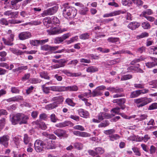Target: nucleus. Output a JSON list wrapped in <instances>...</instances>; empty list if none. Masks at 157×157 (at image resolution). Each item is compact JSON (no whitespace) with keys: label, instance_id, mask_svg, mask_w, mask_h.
<instances>
[{"label":"nucleus","instance_id":"obj_1","mask_svg":"<svg viewBox=\"0 0 157 157\" xmlns=\"http://www.w3.org/2000/svg\"><path fill=\"white\" fill-rule=\"evenodd\" d=\"M28 117L22 113H18L14 115L11 118L12 124L16 125L26 124L27 123Z\"/></svg>","mask_w":157,"mask_h":157},{"label":"nucleus","instance_id":"obj_2","mask_svg":"<svg viewBox=\"0 0 157 157\" xmlns=\"http://www.w3.org/2000/svg\"><path fill=\"white\" fill-rule=\"evenodd\" d=\"M68 5V3H65L63 5V14L64 16H69L70 18H74L76 14L77 11L75 8L70 6Z\"/></svg>","mask_w":157,"mask_h":157},{"label":"nucleus","instance_id":"obj_3","mask_svg":"<svg viewBox=\"0 0 157 157\" xmlns=\"http://www.w3.org/2000/svg\"><path fill=\"white\" fill-rule=\"evenodd\" d=\"M152 100L151 98L146 97L141 98L134 100V102L136 104V106L138 108L142 107L151 102Z\"/></svg>","mask_w":157,"mask_h":157},{"label":"nucleus","instance_id":"obj_4","mask_svg":"<svg viewBox=\"0 0 157 157\" xmlns=\"http://www.w3.org/2000/svg\"><path fill=\"white\" fill-rule=\"evenodd\" d=\"M44 145V144L42 140H37L34 144L35 149L37 152H40L42 151Z\"/></svg>","mask_w":157,"mask_h":157},{"label":"nucleus","instance_id":"obj_5","mask_svg":"<svg viewBox=\"0 0 157 157\" xmlns=\"http://www.w3.org/2000/svg\"><path fill=\"white\" fill-rule=\"evenodd\" d=\"M58 7L57 6H54L46 10H44L41 14L42 17H44L48 15H52L55 13L57 11Z\"/></svg>","mask_w":157,"mask_h":157},{"label":"nucleus","instance_id":"obj_6","mask_svg":"<svg viewBox=\"0 0 157 157\" xmlns=\"http://www.w3.org/2000/svg\"><path fill=\"white\" fill-rule=\"evenodd\" d=\"M9 140L10 137L8 135H4L0 137V144L3 145L5 147H7Z\"/></svg>","mask_w":157,"mask_h":157},{"label":"nucleus","instance_id":"obj_7","mask_svg":"<svg viewBox=\"0 0 157 157\" xmlns=\"http://www.w3.org/2000/svg\"><path fill=\"white\" fill-rule=\"evenodd\" d=\"M32 36L31 33L29 32H24L20 33L18 37L20 40H24L31 37Z\"/></svg>","mask_w":157,"mask_h":157},{"label":"nucleus","instance_id":"obj_8","mask_svg":"<svg viewBox=\"0 0 157 157\" xmlns=\"http://www.w3.org/2000/svg\"><path fill=\"white\" fill-rule=\"evenodd\" d=\"M126 101V99L124 98L117 99H114L113 101L114 103H116L121 106V109H124L125 108V105L124 104Z\"/></svg>","mask_w":157,"mask_h":157},{"label":"nucleus","instance_id":"obj_9","mask_svg":"<svg viewBox=\"0 0 157 157\" xmlns=\"http://www.w3.org/2000/svg\"><path fill=\"white\" fill-rule=\"evenodd\" d=\"M149 58L151 59L152 61L145 63V65L148 68H151L157 65V58L151 57Z\"/></svg>","mask_w":157,"mask_h":157},{"label":"nucleus","instance_id":"obj_10","mask_svg":"<svg viewBox=\"0 0 157 157\" xmlns=\"http://www.w3.org/2000/svg\"><path fill=\"white\" fill-rule=\"evenodd\" d=\"M58 48V47H52L47 44L41 46L40 47L41 50L45 51L55 50L57 49Z\"/></svg>","mask_w":157,"mask_h":157},{"label":"nucleus","instance_id":"obj_11","mask_svg":"<svg viewBox=\"0 0 157 157\" xmlns=\"http://www.w3.org/2000/svg\"><path fill=\"white\" fill-rule=\"evenodd\" d=\"M14 36L13 35L10 34V37L8 38V40H6L4 38H2V40L5 44L11 46L13 44V43L12 42L13 40Z\"/></svg>","mask_w":157,"mask_h":157},{"label":"nucleus","instance_id":"obj_12","mask_svg":"<svg viewBox=\"0 0 157 157\" xmlns=\"http://www.w3.org/2000/svg\"><path fill=\"white\" fill-rule=\"evenodd\" d=\"M142 13L143 18L142 19H144V17L147 20H153L155 19V18L152 17L151 16H147L146 15V14L150 15L152 13V11L151 9L147 10L146 11L143 12Z\"/></svg>","mask_w":157,"mask_h":157},{"label":"nucleus","instance_id":"obj_13","mask_svg":"<svg viewBox=\"0 0 157 157\" xmlns=\"http://www.w3.org/2000/svg\"><path fill=\"white\" fill-rule=\"evenodd\" d=\"M54 133L58 137L66 136V132L61 129H59L55 130Z\"/></svg>","mask_w":157,"mask_h":157},{"label":"nucleus","instance_id":"obj_14","mask_svg":"<svg viewBox=\"0 0 157 157\" xmlns=\"http://www.w3.org/2000/svg\"><path fill=\"white\" fill-rule=\"evenodd\" d=\"M31 138L28 136V135L25 134L24 135L23 141L25 145H28V146L31 147L32 145V144L30 143Z\"/></svg>","mask_w":157,"mask_h":157},{"label":"nucleus","instance_id":"obj_15","mask_svg":"<svg viewBox=\"0 0 157 157\" xmlns=\"http://www.w3.org/2000/svg\"><path fill=\"white\" fill-rule=\"evenodd\" d=\"M79 115L82 117L86 118L89 116V114L88 112L85 111L83 109H80L78 110Z\"/></svg>","mask_w":157,"mask_h":157},{"label":"nucleus","instance_id":"obj_16","mask_svg":"<svg viewBox=\"0 0 157 157\" xmlns=\"http://www.w3.org/2000/svg\"><path fill=\"white\" fill-rule=\"evenodd\" d=\"M140 25V24L136 22H132L128 25V27L132 30H134Z\"/></svg>","mask_w":157,"mask_h":157},{"label":"nucleus","instance_id":"obj_17","mask_svg":"<svg viewBox=\"0 0 157 157\" xmlns=\"http://www.w3.org/2000/svg\"><path fill=\"white\" fill-rule=\"evenodd\" d=\"M121 13L120 11H115L109 13H107L104 14L103 15L104 17H112L117 15H119Z\"/></svg>","mask_w":157,"mask_h":157},{"label":"nucleus","instance_id":"obj_18","mask_svg":"<svg viewBox=\"0 0 157 157\" xmlns=\"http://www.w3.org/2000/svg\"><path fill=\"white\" fill-rule=\"evenodd\" d=\"M52 101H55L54 103L57 105L63 101V98L62 96L55 97L52 98Z\"/></svg>","mask_w":157,"mask_h":157},{"label":"nucleus","instance_id":"obj_19","mask_svg":"<svg viewBox=\"0 0 157 157\" xmlns=\"http://www.w3.org/2000/svg\"><path fill=\"white\" fill-rule=\"evenodd\" d=\"M47 32L49 35H55L59 33V29L54 27L51 30H48Z\"/></svg>","mask_w":157,"mask_h":157},{"label":"nucleus","instance_id":"obj_20","mask_svg":"<svg viewBox=\"0 0 157 157\" xmlns=\"http://www.w3.org/2000/svg\"><path fill=\"white\" fill-rule=\"evenodd\" d=\"M63 89H64V91H76L78 90V87L77 86L74 85L66 87H63Z\"/></svg>","mask_w":157,"mask_h":157},{"label":"nucleus","instance_id":"obj_21","mask_svg":"<svg viewBox=\"0 0 157 157\" xmlns=\"http://www.w3.org/2000/svg\"><path fill=\"white\" fill-rule=\"evenodd\" d=\"M34 124H35L37 126V127H39L42 129L45 130L47 128V127L45 124L44 122H41L40 123L35 121L33 122Z\"/></svg>","mask_w":157,"mask_h":157},{"label":"nucleus","instance_id":"obj_22","mask_svg":"<svg viewBox=\"0 0 157 157\" xmlns=\"http://www.w3.org/2000/svg\"><path fill=\"white\" fill-rule=\"evenodd\" d=\"M63 87L53 86L50 87V90L55 91H64Z\"/></svg>","mask_w":157,"mask_h":157},{"label":"nucleus","instance_id":"obj_23","mask_svg":"<svg viewBox=\"0 0 157 157\" xmlns=\"http://www.w3.org/2000/svg\"><path fill=\"white\" fill-rule=\"evenodd\" d=\"M140 95V93L139 90L133 91L131 92L130 97L131 98H133L138 97Z\"/></svg>","mask_w":157,"mask_h":157},{"label":"nucleus","instance_id":"obj_24","mask_svg":"<svg viewBox=\"0 0 157 157\" xmlns=\"http://www.w3.org/2000/svg\"><path fill=\"white\" fill-rule=\"evenodd\" d=\"M74 147L78 150H80L82 149L83 145L82 144L79 142H76L74 144Z\"/></svg>","mask_w":157,"mask_h":157},{"label":"nucleus","instance_id":"obj_25","mask_svg":"<svg viewBox=\"0 0 157 157\" xmlns=\"http://www.w3.org/2000/svg\"><path fill=\"white\" fill-rule=\"evenodd\" d=\"M102 94V92L101 91L99 90L96 89L91 93V96L93 97H95L101 95Z\"/></svg>","mask_w":157,"mask_h":157},{"label":"nucleus","instance_id":"obj_26","mask_svg":"<svg viewBox=\"0 0 157 157\" xmlns=\"http://www.w3.org/2000/svg\"><path fill=\"white\" fill-rule=\"evenodd\" d=\"M65 102L69 105L74 107L75 105V103L73 102L72 100L69 98H67L65 100Z\"/></svg>","mask_w":157,"mask_h":157},{"label":"nucleus","instance_id":"obj_27","mask_svg":"<svg viewBox=\"0 0 157 157\" xmlns=\"http://www.w3.org/2000/svg\"><path fill=\"white\" fill-rule=\"evenodd\" d=\"M98 68L93 66L87 68L86 71L88 72L93 73L98 71Z\"/></svg>","mask_w":157,"mask_h":157},{"label":"nucleus","instance_id":"obj_28","mask_svg":"<svg viewBox=\"0 0 157 157\" xmlns=\"http://www.w3.org/2000/svg\"><path fill=\"white\" fill-rule=\"evenodd\" d=\"M40 75L41 78L47 79H49L50 78V77L48 76V74L46 72L44 71L41 72L40 73Z\"/></svg>","mask_w":157,"mask_h":157},{"label":"nucleus","instance_id":"obj_29","mask_svg":"<svg viewBox=\"0 0 157 157\" xmlns=\"http://www.w3.org/2000/svg\"><path fill=\"white\" fill-rule=\"evenodd\" d=\"M41 87L44 93L48 94L49 93V90H50V87H46L45 86V85H43Z\"/></svg>","mask_w":157,"mask_h":157},{"label":"nucleus","instance_id":"obj_30","mask_svg":"<svg viewBox=\"0 0 157 157\" xmlns=\"http://www.w3.org/2000/svg\"><path fill=\"white\" fill-rule=\"evenodd\" d=\"M89 35L88 33H85L81 34L79 36V38L82 40H86L89 38Z\"/></svg>","mask_w":157,"mask_h":157},{"label":"nucleus","instance_id":"obj_31","mask_svg":"<svg viewBox=\"0 0 157 157\" xmlns=\"http://www.w3.org/2000/svg\"><path fill=\"white\" fill-rule=\"evenodd\" d=\"M149 36V33L146 32H144L142 33L140 35H138L136 36L137 39H140L147 37Z\"/></svg>","mask_w":157,"mask_h":157},{"label":"nucleus","instance_id":"obj_32","mask_svg":"<svg viewBox=\"0 0 157 157\" xmlns=\"http://www.w3.org/2000/svg\"><path fill=\"white\" fill-rule=\"evenodd\" d=\"M110 140L112 141L119 139L120 136L117 134H113L109 136Z\"/></svg>","mask_w":157,"mask_h":157},{"label":"nucleus","instance_id":"obj_33","mask_svg":"<svg viewBox=\"0 0 157 157\" xmlns=\"http://www.w3.org/2000/svg\"><path fill=\"white\" fill-rule=\"evenodd\" d=\"M95 151L96 152L97 154H101L104 152L105 150L101 147H98L95 149Z\"/></svg>","mask_w":157,"mask_h":157},{"label":"nucleus","instance_id":"obj_34","mask_svg":"<svg viewBox=\"0 0 157 157\" xmlns=\"http://www.w3.org/2000/svg\"><path fill=\"white\" fill-rule=\"evenodd\" d=\"M57 106V105L54 103L47 105L46 106V108L47 109H51L55 108Z\"/></svg>","mask_w":157,"mask_h":157},{"label":"nucleus","instance_id":"obj_35","mask_svg":"<svg viewBox=\"0 0 157 157\" xmlns=\"http://www.w3.org/2000/svg\"><path fill=\"white\" fill-rule=\"evenodd\" d=\"M39 40H31L30 41V44L34 46H37L40 44Z\"/></svg>","mask_w":157,"mask_h":157},{"label":"nucleus","instance_id":"obj_36","mask_svg":"<svg viewBox=\"0 0 157 157\" xmlns=\"http://www.w3.org/2000/svg\"><path fill=\"white\" fill-rule=\"evenodd\" d=\"M122 3L123 5L128 6H130L132 4V2L129 0H122Z\"/></svg>","mask_w":157,"mask_h":157},{"label":"nucleus","instance_id":"obj_37","mask_svg":"<svg viewBox=\"0 0 157 157\" xmlns=\"http://www.w3.org/2000/svg\"><path fill=\"white\" fill-rule=\"evenodd\" d=\"M132 78V76L131 75H123L121 78V80H126L128 79H130Z\"/></svg>","mask_w":157,"mask_h":157},{"label":"nucleus","instance_id":"obj_38","mask_svg":"<svg viewBox=\"0 0 157 157\" xmlns=\"http://www.w3.org/2000/svg\"><path fill=\"white\" fill-rule=\"evenodd\" d=\"M43 23L44 25H45L47 27H48L49 26H51L52 25V22L51 20H43Z\"/></svg>","mask_w":157,"mask_h":157},{"label":"nucleus","instance_id":"obj_39","mask_svg":"<svg viewBox=\"0 0 157 157\" xmlns=\"http://www.w3.org/2000/svg\"><path fill=\"white\" fill-rule=\"evenodd\" d=\"M145 59V58H144L143 57L141 56L140 58L137 59H134V60H133V61H132L131 62V64L133 65L135 63H136L137 62H139L140 61H143Z\"/></svg>","mask_w":157,"mask_h":157},{"label":"nucleus","instance_id":"obj_40","mask_svg":"<svg viewBox=\"0 0 157 157\" xmlns=\"http://www.w3.org/2000/svg\"><path fill=\"white\" fill-rule=\"evenodd\" d=\"M109 123L107 121H105L103 123H101L98 125L99 127H105L109 125Z\"/></svg>","mask_w":157,"mask_h":157},{"label":"nucleus","instance_id":"obj_41","mask_svg":"<svg viewBox=\"0 0 157 157\" xmlns=\"http://www.w3.org/2000/svg\"><path fill=\"white\" fill-rule=\"evenodd\" d=\"M115 132V130L113 129L105 130L104 131V133L106 135H110L114 133Z\"/></svg>","mask_w":157,"mask_h":157},{"label":"nucleus","instance_id":"obj_42","mask_svg":"<svg viewBox=\"0 0 157 157\" xmlns=\"http://www.w3.org/2000/svg\"><path fill=\"white\" fill-rule=\"evenodd\" d=\"M69 123L70 122L69 121H66L63 123H61L59 124H57V125H56V126L61 127H65L66 126L68 125Z\"/></svg>","mask_w":157,"mask_h":157},{"label":"nucleus","instance_id":"obj_43","mask_svg":"<svg viewBox=\"0 0 157 157\" xmlns=\"http://www.w3.org/2000/svg\"><path fill=\"white\" fill-rule=\"evenodd\" d=\"M18 13V12H11L10 11H7L4 12V14L8 16H9V15L13 16V15L15 14L16 15Z\"/></svg>","mask_w":157,"mask_h":157},{"label":"nucleus","instance_id":"obj_44","mask_svg":"<svg viewBox=\"0 0 157 157\" xmlns=\"http://www.w3.org/2000/svg\"><path fill=\"white\" fill-rule=\"evenodd\" d=\"M44 135L47 138H49L51 139H56V137L54 134H48L46 133L44 134Z\"/></svg>","mask_w":157,"mask_h":157},{"label":"nucleus","instance_id":"obj_45","mask_svg":"<svg viewBox=\"0 0 157 157\" xmlns=\"http://www.w3.org/2000/svg\"><path fill=\"white\" fill-rule=\"evenodd\" d=\"M51 121L53 122H56L57 120V118L54 113L52 114L50 116Z\"/></svg>","mask_w":157,"mask_h":157},{"label":"nucleus","instance_id":"obj_46","mask_svg":"<svg viewBox=\"0 0 157 157\" xmlns=\"http://www.w3.org/2000/svg\"><path fill=\"white\" fill-rule=\"evenodd\" d=\"M120 109V108L119 107H116L112 109L111 111L113 112V113L116 114L120 115L121 113H119Z\"/></svg>","mask_w":157,"mask_h":157},{"label":"nucleus","instance_id":"obj_47","mask_svg":"<svg viewBox=\"0 0 157 157\" xmlns=\"http://www.w3.org/2000/svg\"><path fill=\"white\" fill-rule=\"evenodd\" d=\"M157 108V103H154L150 105L148 108L149 110H152Z\"/></svg>","mask_w":157,"mask_h":157},{"label":"nucleus","instance_id":"obj_48","mask_svg":"<svg viewBox=\"0 0 157 157\" xmlns=\"http://www.w3.org/2000/svg\"><path fill=\"white\" fill-rule=\"evenodd\" d=\"M71 33H67L65 34L62 35L61 37L63 41L65 39L68 38L69 36H71Z\"/></svg>","mask_w":157,"mask_h":157},{"label":"nucleus","instance_id":"obj_49","mask_svg":"<svg viewBox=\"0 0 157 157\" xmlns=\"http://www.w3.org/2000/svg\"><path fill=\"white\" fill-rule=\"evenodd\" d=\"M119 38L116 37H110L107 40L110 42L112 43H115L117 42Z\"/></svg>","mask_w":157,"mask_h":157},{"label":"nucleus","instance_id":"obj_50","mask_svg":"<svg viewBox=\"0 0 157 157\" xmlns=\"http://www.w3.org/2000/svg\"><path fill=\"white\" fill-rule=\"evenodd\" d=\"M18 71L19 73H21L23 70H25L28 69V67L26 66H23L17 67Z\"/></svg>","mask_w":157,"mask_h":157},{"label":"nucleus","instance_id":"obj_51","mask_svg":"<svg viewBox=\"0 0 157 157\" xmlns=\"http://www.w3.org/2000/svg\"><path fill=\"white\" fill-rule=\"evenodd\" d=\"M88 8L86 7L83 8L82 10H80L79 12L80 14L82 15L86 14L88 11Z\"/></svg>","mask_w":157,"mask_h":157},{"label":"nucleus","instance_id":"obj_52","mask_svg":"<svg viewBox=\"0 0 157 157\" xmlns=\"http://www.w3.org/2000/svg\"><path fill=\"white\" fill-rule=\"evenodd\" d=\"M90 136V134L85 132H80V136L83 137H89Z\"/></svg>","mask_w":157,"mask_h":157},{"label":"nucleus","instance_id":"obj_53","mask_svg":"<svg viewBox=\"0 0 157 157\" xmlns=\"http://www.w3.org/2000/svg\"><path fill=\"white\" fill-rule=\"evenodd\" d=\"M30 77V74L27 73L25 74L24 76L22 78L21 80L23 81H26L29 79Z\"/></svg>","mask_w":157,"mask_h":157},{"label":"nucleus","instance_id":"obj_54","mask_svg":"<svg viewBox=\"0 0 157 157\" xmlns=\"http://www.w3.org/2000/svg\"><path fill=\"white\" fill-rule=\"evenodd\" d=\"M54 42L55 43L59 44L63 42L61 37H56L55 39Z\"/></svg>","mask_w":157,"mask_h":157},{"label":"nucleus","instance_id":"obj_55","mask_svg":"<svg viewBox=\"0 0 157 157\" xmlns=\"http://www.w3.org/2000/svg\"><path fill=\"white\" fill-rule=\"evenodd\" d=\"M106 114L105 113H101L99 114L98 115V119L99 120L104 119V117H105V115Z\"/></svg>","mask_w":157,"mask_h":157},{"label":"nucleus","instance_id":"obj_56","mask_svg":"<svg viewBox=\"0 0 157 157\" xmlns=\"http://www.w3.org/2000/svg\"><path fill=\"white\" fill-rule=\"evenodd\" d=\"M13 141L14 143L17 145L18 146L19 144L20 141L19 138L17 137H15L13 138Z\"/></svg>","mask_w":157,"mask_h":157},{"label":"nucleus","instance_id":"obj_57","mask_svg":"<svg viewBox=\"0 0 157 157\" xmlns=\"http://www.w3.org/2000/svg\"><path fill=\"white\" fill-rule=\"evenodd\" d=\"M74 128L76 130H78L81 131H84L85 129L83 126L81 125H77L75 126Z\"/></svg>","mask_w":157,"mask_h":157},{"label":"nucleus","instance_id":"obj_58","mask_svg":"<svg viewBox=\"0 0 157 157\" xmlns=\"http://www.w3.org/2000/svg\"><path fill=\"white\" fill-rule=\"evenodd\" d=\"M142 27L144 29H148L150 28V24L146 22H144L142 24Z\"/></svg>","mask_w":157,"mask_h":157},{"label":"nucleus","instance_id":"obj_59","mask_svg":"<svg viewBox=\"0 0 157 157\" xmlns=\"http://www.w3.org/2000/svg\"><path fill=\"white\" fill-rule=\"evenodd\" d=\"M144 85L143 84H135L134 86L136 88L140 89L143 88H144Z\"/></svg>","mask_w":157,"mask_h":157},{"label":"nucleus","instance_id":"obj_60","mask_svg":"<svg viewBox=\"0 0 157 157\" xmlns=\"http://www.w3.org/2000/svg\"><path fill=\"white\" fill-rule=\"evenodd\" d=\"M113 90L116 93H120L123 91V90L122 88H113Z\"/></svg>","mask_w":157,"mask_h":157},{"label":"nucleus","instance_id":"obj_61","mask_svg":"<svg viewBox=\"0 0 157 157\" xmlns=\"http://www.w3.org/2000/svg\"><path fill=\"white\" fill-rule=\"evenodd\" d=\"M150 85H153V86L152 87V88H157V80L153 81L150 83Z\"/></svg>","mask_w":157,"mask_h":157},{"label":"nucleus","instance_id":"obj_62","mask_svg":"<svg viewBox=\"0 0 157 157\" xmlns=\"http://www.w3.org/2000/svg\"><path fill=\"white\" fill-rule=\"evenodd\" d=\"M32 83L33 84L39 83L41 82V80L36 78H33L31 80Z\"/></svg>","mask_w":157,"mask_h":157},{"label":"nucleus","instance_id":"obj_63","mask_svg":"<svg viewBox=\"0 0 157 157\" xmlns=\"http://www.w3.org/2000/svg\"><path fill=\"white\" fill-rule=\"evenodd\" d=\"M88 152L89 155L93 156H96L97 155L96 152L92 150H89L88 151Z\"/></svg>","mask_w":157,"mask_h":157},{"label":"nucleus","instance_id":"obj_64","mask_svg":"<svg viewBox=\"0 0 157 157\" xmlns=\"http://www.w3.org/2000/svg\"><path fill=\"white\" fill-rule=\"evenodd\" d=\"M11 92L13 93H18L19 92V90L16 87H13L11 88Z\"/></svg>","mask_w":157,"mask_h":157}]
</instances>
